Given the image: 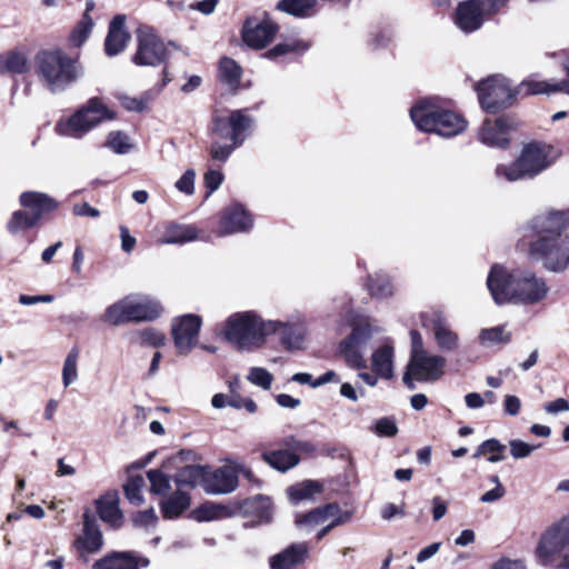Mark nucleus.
I'll use <instances>...</instances> for the list:
<instances>
[{"mask_svg": "<svg viewBox=\"0 0 569 569\" xmlns=\"http://www.w3.org/2000/svg\"><path fill=\"white\" fill-rule=\"evenodd\" d=\"M487 287L498 305H536L546 299L549 287L546 280L529 269L508 270L502 264L491 267Z\"/></svg>", "mask_w": 569, "mask_h": 569, "instance_id": "nucleus-1", "label": "nucleus"}, {"mask_svg": "<svg viewBox=\"0 0 569 569\" xmlns=\"http://www.w3.org/2000/svg\"><path fill=\"white\" fill-rule=\"evenodd\" d=\"M253 124L247 110H232L228 117H214L209 152L214 161L226 162L234 149L239 148L250 134Z\"/></svg>", "mask_w": 569, "mask_h": 569, "instance_id": "nucleus-2", "label": "nucleus"}, {"mask_svg": "<svg viewBox=\"0 0 569 569\" xmlns=\"http://www.w3.org/2000/svg\"><path fill=\"white\" fill-rule=\"evenodd\" d=\"M278 326L253 311L236 312L226 320L223 336L236 349L250 351L262 347Z\"/></svg>", "mask_w": 569, "mask_h": 569, "instance_id": "nucleus-3", "label": "nucleus"}, {"mask_svg": "<svg viewBox=\"0 0 569 569\" xmlns=\"http://www.w3.org/2000/svg\"><path fill=\"white\" fill-rule=\"evenodd\" d=\"M36 69L40 80L53 93L66 90L82 74L78 60L61 50L40 52Z\"/></svg>", "mask_w": 569, "mask_h": 569, "instance_id": "nucleus-4", "label": "nucleus"}, {"mask_svg": "<svg viewBox=\"0 0 569 569\" xmlns=\"http://www.w3.org/2000/svg\"><path fill=\"white\" fill-rule=\"evenodd\" d=\"M410 117L416 127L426 132H435L450 138L463 132L467 121L457 112L440 106L432 99H427L410 110Z\"/></svg>", "mask_w": 569, "mask_h": 569, "instance_id": "nucleus-5", "label": "nucleus"}, {"mask_svg": "<svg viewBox=\"0 0 569 569\" xmlns=\"http://www.w3.org/2000/svg\"><path fill=\"white\" fill-rule=\"evenodd\" d=\"M555 160L556 154L551 146L529 143L512 163L497 166L496 176L509 182L532 179L550 167Z\"/></svg>", "mask_w": 569, "mask_h": 569, "instance_id": "nucleus-6", "label": "nucleus"}, {"mask_svg": "<svg viewBox=\"0 0 569 569\" xmlns=\"http://www.w3.org/2000/svg\"><path fill=\"white\" fill-rule=\"evenodd\" d=\"M536 557L542 566L569 569V513L541 535Z\"/></svg>", "mask_w": 569, "mask_h": 569, "instance_id": "nucleus-7", "label": "nucleus"}, {"mask_svg": "<svg viewBox=\"0 0 569 569\" xmlns=\"http://www.w3.org/2000/svg\"><path fill=\"white\" fill-rule=\"evenodd\" d=\"M116 112L109 109L99 98H91L84 107L68 120L60 121L56 131L61 136L81 138L103 121L113 120Z\"/></svg>", "mask_w": 569, "mask_h": 569, "instance_id": "nucleus-8", "label": "nucleus"}, {"mask_svg": "<svg viewBox=\"0 0 569 569\" xmlns=\"http://www.w3.org/2000/svg\"><path fill=\"white\" fill-rule=\"evenodd\" d=\"M530 254L541 260L547 270L562 272L569 266V236L563 238H539L531 243Z\"/></svg>", "mask_w": 569, "mask_h": 569, "instance_id": "nucleus-9", "label": "nucleus"}, {"mask_svg": "<svg viewBox=\"0 0 569 569\" xmlns=\"http://www.w3.org/2000/svg\"><path fill=\"white\" fill-rule=\"evenodd\" d=\"M376 332L368 317L359 318L352 325V332L340 343V352L352 368H366L363 351Z\"/></svg>", "mask_w": 569, "mask_h": 569, "instance_id": "nucleus-10", "label": "nucleus"}, {"mask_svg": "<svg viewBox=\"0 0 569 569\" xmlns=\"http://www.w3.org/2000/svg\"><path fill=\"white\" fill-rule=\"evenodd\" d=\"M509 0H466L458 3L455 24L465 33L478 30L486 14L496 13Z\"/></svg>", "mask_w": 569, "mask_h": 569, "instance_id": "nucleus-11", "label": "nucleus"}, {"mask_svg": "<svg viewBox=\"0 0 569 569\" xmlns=\"http://www.w3.org/2000/svg\"><path fill=\"white\" fill-rule=\"evenodd\" d=\"M477 91L481 107L489 112L511 106L518 94L508 79L499 74L488 77L478 83Z\"/></svg>", "mask_w": 569, "mask_h": 569, "instance_id": "nucleus-12", "label": "nucleus"}, {"mask_svg": "<svg viewBox=\"0 0 569 569\" xmlns=\"http://www.w3.org/2000/svg\"><path fill=\"white\" fill-rule=\"evenodd\" d=\"M446 359L439 355L425 353L410 357L403 375V383L411 390L415 382H435L445 373Z\"/></svg>", "mask_w": 569, "mask_h": 569, "instance_id": "nucleus-13", "label": "nucleus"}, {"mask_svg": "<svg viewBox=\"0 0 569 569\" xmlns=\"http://www.w3.org/2000/svg\"><path fill=\"white\" fill-rule=\"evenodd\" d=\"M137 42V52L132 57L134 64L156 67L166 60L167 48L151 28H139Z\"/></svg>", "mask_w": 569, "mask_h": 569, "instance_id": "nucleus-14", "label": "nucleus"}, {"mask_svg": "<svg viewBox=\"0 0 569 569\" xmlns=\"http://www.w3.org/2000/svg\"><path fill=\"white\" fill-rule=\"evenodd\" d=\"M202 320L197 315H183L173 319L171 333L179 356H188L198 345Z\"/></svg>", "mask_w": 569, "mask_h": 569, "instance_id": "nucleus-15", "label": "nucleus"}, {"mask_svg": "<svg viewBox=\"0 0 569 569\" xmlns=\"http://www.w3.org/2000/svg\"><path fill=\"white\" fill-rule=\"evenodd\" d=\"M269 322L279 323L274 333L280 332L281 345L287 350H301L303 348L308 333L307 321L303 316L296 313L286 321L269 320Z\"/></svg>", "mask_w": 569, "mask_h": 569, "instance_id": "nucleus-16", "label": "nucleus"}, {"mask_svg": "<svg viewBox=\"0 0 569 569\" xmlns=\"http://www.w3.org/2000/svg\"><path fill=\"white\" fill-rule=\"evenodd\" d=\"M279 28L269 19L258 21L256 18H248L242 28V40L253 49H262L276 37Z\"/></svg>", "mask_w": 569, "mask_h": 569, "instance_id": "nucleus-17", "label": "nucleus"}, {"mask_svg": "<svg viewBox=\"0 0 569 569\" xmlns=\"http://www.w3.org/2000/svg\"><path fill=\"white\" fill-rule=\"evenodd\" d=\"M517 122L509 116H503L495 121L485 120L479 132V139L489 147L506 148L509 143V134L516 129Z\"/></svg>", "mask_w": 569, "mask_h": 569, "instance_id": "nucleus-18", "label": "nucleus"}, {"mask_svg": "<svg viewBox=\"0 0 569 569\" xmlns=\"http://www.w3.org/2000/svg\"><path fill=\"white\" fill-rule=\"evenodd\" d=\"M102 533L96 519L91 516L90 511L87 510L83 513L82 535L77 537L74 540V547L79 551L80 558L87 562L89 560L87 553H96L102 548Z\"/></svg>", "mask_w": 569, "mask_h": 569, "instance_id": "nucleus-19", "label": "nucleus"}, {"mask_svg": "<svg viewBox=\"0 0 569 569\" xmlns=\"http://www.w3.org/2000/svg\"><path fill=\"white\" fill-rule=\"evenodd\" d=\"M238 486L234 468L224 466L218 469L206 467L203 490L210 495L232 492Z\"/></svg>", "mask_w": 569, "mask_h": 569, "instance_id": "nucleus-20", "label": "nucleus"}, {"mask_svg": "<svg viewBox=\"0 0 569 569\" xmlns=\"http://www.w3.org/2000/svg\"><path fill=\"white\" fill-rule=\"evenodd\" d=\"M150 561L148 558L131 551H112L98 559L92 569H139L147 568Z\"/></svg>", "mask_w": 569, "mask_h": 569, "instance_id": "nucleus-21", "label": "nucleus"}, {"mask_svg": "<svg viewBox=\"0 0 569 569\" xmlns=\"http://www.w3.org/2000/svg\"><path fill=\"white\" fill-rule=\"evenodd\" d=\"M251 227V216L241 204L233 203L222 211L218 232L226 236L248 231Z\"/></svg>", "mask_w": 569, "mask_h": 569, "instance_id": "nucleus-22", "label": "nucleus"}, {"mask_svg": "<svg viewBox=\"0 0 569 569\" xmlns=\"http://www.w3.org/2000/svg\"><path fill=\"white\" fill-rule=\"evenodd\" d=\"M568 223V213L565 211H548L535 217L531 221V228L539 238H561V232Z\"/></svg>", "mask_w": 569, "mask_h": 569, "instance_id": "nucleus-23", "label": "nucleus"}, {"mask_svg": "<svg viewBox=\"0 0 569 569\" xmlns=\"http://www.w3.org/2000/svg\"><path fill=\"white\" fill-rule=\"evenodd\" d=\"M131 322L152 321L157 319L162 307L159 301L144 295H128Z\"/></svg>", "mask_w": 569, "mask_h": 569, "instance_id": "nucleus-24", "label": "nucleus"}, {"mask_svg": "<svg viewBox=\"0 0 569 569\" xmlns=\"http://www.w3.org/2000/svg\"><path fill=\"white\" fill-rule=\"evenodd\" d=\"M308 553L309 548L307 542L292 543L270 557V569H296L306 561Z\"/></svg>", "mask_w": 569, "mask_h": 569, "instance_id": "nucleus-25", "label": "nucleus"}, {"mask_svg": "<svg viewBox=\"0 0 569 569\" xmlns=\"http://www.w3.org/2000/svg\"><path fill=\"white\" fill-rule=\"evenodd\" d=\"M126 16L117 14L109 24V31L104 41V50L109 57L119 54L127 46L130 36L126 28Z\"/></svg>", "mask_w": 569, "mask_h": 569, "instance_id": "nucleus-26", "label": "nucleus"}, {"mask_svg": "<svg viewBox=\"0 0 569 569\" xmlns=\"http://www.w3.org/2000/svg\"><path fill=\"white\" fill-rule=\"evenodd\" d=\"M20 204L40 220L44 214L57 209L58 202L42 192L26 191L20 196Z\"/></svg>", "mask_w": 569, "mask_h": 569, "instance_id": "nucleus-27", "label": "nucleus"}, {"mask_svg": "<svg viewBox=\"0 0 569 569\" xmlns=\"http://www.w3.org/2000/svg\"><path fill=\"white\" fill-rule=\"evenodd\" d=\"M432 332L438 348L442 351H453L459 347V336L450 329L445 318L436 313L432 319Z\"/></svg>", "mask_w": 569, "mask_h": 569, "instance_id": "nucleus-28", "label": "nucleus"}, {"mask_svg": "<svg viewBox=\"0 0 569 569\" xmlns=\"http://www.w3.org/2000/svg\"><path fill=\"white\" fill-rule=\"evenodd\" d=\"M97 510L100 519L113 528L122 523V512L119 509V498L117 492H107L97 501Z\"/></svg>", "mask_w": 569, "mask_h": 569, "instance_id": "nucleus-29", "label": "nucleus"}, {"mask_svg": "<svg viewBox=\"0 0 569 569\" xmlns=\"http://www.w3.org/2000/svg\"><path fill=\"white\" fill-rule=\"evenodd\" d=\"M190 506V496L186 490L177 488L176 492L160 502V510L164 519L178 518Z\"/></svg>", "mask_w": 569, "mask_h": 569, "instance_id": "nucleus-30", "label": "nucleus"}, {"mask_svg": "<svg viewBox=\"0 0 569 569\" xmlns=\"http://www.w3.org/2000/svg\"><path fill=\"white\" fill-rule=\"evenodd\" d=\"M206 477V467L199 465L186 466L178 470L174 476L177 488L184 490L186 488H194L200 486L203 489Z\"/></svg>", "mask_w": 569, "mask_h": 569, "instance_id": "nucleus-31", "label": "nucleus"}, {"mask_svg": "<svg viewBox=\"0 0 569 569\" xmlns=\"http://www.w3.org/2000/svg\"><path fill=\"white\" fill-rule=\"evenodd\" d=\"M372 370L377 376L383 379H390L393 376V348L382 346L378 348L371 359Z\"/></svg>", "mask_w": 569, "mask_h": 569, "instance_id": "nucleus-32", "label": "nucleus"}, {"mask_svg": "<svg viewBox=\"0 0 569 569\" xmlns=\"http://www.w3.org/2000/svg\"><path fill=\"white\" fill-rule=\"evenodd\" d=\"M198 238V230L193 226L170 223L166 227L161 243L176 244L193 241Z\"/></svg>", "mask_w": 569, "mask_h": 569, "instance_id": "nucleus-33", "label": "nucleus"}, {"mask_svg": "<svg viewBox=\"0 0 569 569\" xmlns=\"http://www.w3.org/2000/svg\"><path fill=\"white\" fill-rule=\"evenodd\" d=\"M94 9L93 1H87L86 11L81 18V20L77 23L74 29L71 31L69 41L73 47H80L83 42L89 38L92 28L93 21L90 17V12Z\"/></svg>", "mask_w": 569, "mask_h": 569, "instance_id": "nucleus-34", "label": "nucleus"}, {"mask_svg": "<svg viewBox=\"0 0 569 569\" xmlns=\"http://www.w3.org/2000/svg\"><path fill=\"white\" fill-rule=\"evenodd\" d=\"M262 459L273 469L286 472L299 463V457L289 450L266 451Z\"/></svg>", "mask_w": 569, "mask_h": 569, "instance_id": "nucleus-35", "label": "nucleus"}, {"mask_svg": "<svg viewBox=\"0 0 569 569\" xmlns=\"http://www.w3.org/2000/svg\"><path fill=\"white\" fill-rule=\"evenodd\" d=\"M567 87H568L567 81L549 83L547 81L529 78V79L523 80L519 84V87L517 88V93L520 94V93L525 92L526 94H540V93L559 92V91H563Z\"/></svg>", "mask_w": 569, "mask_h": 569, "instance_id": "nucleus-36", "label": "nucleus"}, {"mask_svg": "<svg viewBox=\"0 0 569 569\" xmlns=\"http://www.w3.org/2000/svg\"><path fill=\"white\" fill-rule=\"evenodd\" d=\"M511 340V332L507 326H497L492 328H483L478 336V342L485 348L495 347L498 345H507Z\"/></svg>", "mask_w": 569, "mask_h": 569, "instance_id": "nucleus-37", "label": "nucleus"}, {"mask_svg": "<svg viewBox=\"0 0 569 569\" xmlns=\"http://www.w3.org/2000/svg\"><path fill=\"white\" fill-rule=\"evenodd\" d=\"M102 319L112 326H120L122 323L131 322L128 296L110 305L106 309Z\"/></svg>", "mask_w": 569, "mask_h": 569, "instance_id": "nucleus-38", "label": "nucleus"}, {"mask_svg": "<svg viewBox=\"0 0 569 569\" xmlns=\"http://www.w3.org/2000/svg\"><path fill=\"white\" fill-rule=\"evenodd\" d=\"M28 69V58L21 51H9L0 56V71L11 73H23Z\"/></svg>", "mask_w": 569, "mask_h": 569, "instance_id": "nucleus-39", "label": "nucleus"}, {"mask_svg": "<svg viewBox=\"0 0 569 569\" xmlns=\"http://www.w3.org/2000/svg\"><path fill=\"white\" fill-rule=\"evenodd\" d=\"M317 0H280L277 9L290 16L303 18L311 14Z\"/></svg>", "mask_w": 569, "mask_h": 569, "instance_id": "nucleus-40", "label": "nucleus"}, {"mask_svg": "<svg viewBox=\"0 0 569 569\" xmlns=\"http://www.w3.org/2000/svg\"><path fill=\"white\" fill-rule=\"evenodd\" d=\"M506 446L499 440L491 438L483 441L473 453L475 458L480 456H488V461L496 463L506 459Z\"/></svg>", "mask_w": 569, "mask_h": 569, "instance_id": "nucleus-41", "label": "nucleus"}, {"mask_svg": "<svg viewBox=\"0 0 569 569\" xmlns=\"http://www.w3.org/2000/svg\"><path fill=\"white\" fill-rule=\"evenodd\" d=\"M322 486L313 480H306L301 483L291 486L288 489L289 498L292 502H299L302 500L311 499L316 493H319Z\"/></svg>", "mask_w": 569, "mask_h": 569, "instance_id": "nucleus-42", "label": "nucleus"}, {"mask_svg": "<svg viewBox=\"0 0 569 569\" xmlns=\"http://www.w3.org/2000/svg\"><path fill=\"white\" fill-rule=\"evenodd\" d=\"M39 221L38 216H33L31 212L17 210L8 221L7 229L10 233L16 234L21 230L34 227Z\"/></svg>", "mask_w": 569, "mask_h": 569, "instance_id": "nucleus-43", "label": "nucleus"}, {"mask_svg": "<svg viewBox=\"0 0 569 569\" xmlns=\"http://www.w3.org/2000/svg\"><path fill=\"white\" fill-rule=\"evenodd\" d=\"M220 78L227 82L231 88H236L239 84L241 77L240 66L230 58H222L219 64Z\"/></svg>", "mask_w": 569, "mask_h": 569, "instance_id": "nucleus-44", "label": "nucleus"}, {"mask_svg": "<svg viewBox=\"0 0 569 569\" xmlns=\"http://www.w3.org/2000/svg\"><path fill=\"white\" fill-rule=\"evenodd\" d=\"M368 286L370 295L377 298H388L393 293L390 279L385 273H377L373 278H370Z\"/></svg>", "mask_w": 569, "mask_h": 569, "instance_id": "nucleus-45", "label": "nucleus"}, {"mask_svg": "<svg viewBox=\"0 0 569 569\" xmlns=\"http://www.w3.org/2000/svg\"><path fill=\"white\" fill-rule=\"evenodd\" d=\"M144 487V479L141 476L128 478L123 486L126 498L136 506L143 502L142 488Z\"/></svg>", "mask_w": 569, "mask_h": 569, "instance_id": "nucleus-46", "label": "nucleus"}, {"mask_svg": "<svg viewBox=\"0 0 569 569\" xmlns=\"http://www.w3.org/2000/svg\"><path fill=\"white\" fill-rule=\"evenodd\" d=\"M78 358L79 351L73 348L64 359L62 368V382L67 388L78 379Z\"/></svg>", "mask_w": 569, "mask_h": 569, "instance_id": "nucleus-47", "label": "nucleus"}, {"mask_svg": "<svg viewBox=\"0 0 569 569\" xmlns=\"http://www.w3.org/2000/svg\"><path fill=\"white\" fill-rule=\"evenodd\" d=\"M309 48V44L302 40H290L281 42L268 50L263 56L268 59H274L279 56H283L289 52H305Z\"/></svg>", "mask_w": 569, "mask_h": 569, "instance_id": "nucleus-48", "label": "nucleus"}, {"mask_svg": "<svg viewBox=\"0 0 569 569\" xmlns=\"http://www.w3.org/2000/svg\"><path fill=\"white\" fill-rule=\"evenodd\" d=\"M106 147L118 154H126L132 149L129 137L122 131H111L107 137Z\"/></svg>", "mask_w": 569, "mask_h": 569, "instance_id": "nucleus-49", "label": "nucleus"}, {"mask_svg": "<svg viewBox=\"0 0 569 569\" xmlns=\"http://www.w3.org/2000/svg\"><path fill=\"white\" fill-rule=\"evenodd\" d=\"M151 485V492L158 496H164L170 490V479L159 469H151L147 472Z\"/></svg>", "mask_w": 569, "mask_h": 569, "instance_id": "nucleus-50", "label": "nucleus"}, {"mask_svg": "<svg viewBox=\"0 0 569 569\" xmlns=\"http://www.w3.org/2000/svg\"><path fill=\"white\" fill-rule=\"evenodd\" d=\"M116 97L126 110L136 112L144 111L150 100L148 92L142 93L140 97H130L124 93H118Z\"/></svg>", "mask_w": 569, "mask_h": 569, "instance_id": "nucleus-51", "label": "nucleus"}, {"mask_svg": "<svg viewBox=\"0 0 569 569\" xmlns=\"http://www.w3.org/2000/svg\"><path fill=\"white\" fill-rule=\"evenodd\" d=\"M247 379L264 390H269L273 380L272 375L264 368L252 367L249 370Z\"/></svg>", "mask_w": 569, "mask_h": 569, "instance_id": "nucleus-52", "label": "nucleus"}, {"mask_svg": "<svg viewBox=\"0 0 569 569\" xmlns=\"http://www.w3.org/2000/svg\"><path fill=\"white\" fill-rule=\"evenodd\" d=\"M510 453L515 459H523L529 457L540 445H530L525 441L513 439L509 441Z\"/></svg>", "mask_w": 569, "mask_h": 569, "instance_id": "nucleus-53", "label": "nucleus"}, {"mask_svg": "<svg viewBox=\"0 0 569 569\" xmlns=\"http://www.w3.org/2000/svg\"><path fill=\"white\" fill-rule=\"evenodd\" d=\"M375 432L379 437H395L398 432V427L392 418H380L375 425Z\"/></svg>", "mask_w": 569, "mask_h": 569, "instance_id": "nucleus-54", "label": "nucleus"}, {"mask_svg": "<svg viewBox=\"0 0 569 569\" xmlns=\"http://www.w3.org/2000/svg\"><path fill=\"white\" fill-rule=\"evenodd\" d=\"M194 179L196 172L192 169H188L176 182V188L188 196L194 192Z\"/></svg>", "mask_w": 569, "mask_h": 569, "instance_id": "nucleus-55", "label": "nucleus"}, {"mask_svg": "<svg viewBox=\"0 0 569 569\" xmlns=\"http://www.w3.org/2000/svg\"><path fill=\"white\" fill-rule=\"evenodd\" d=\"M140 337L144 345L152 347H160L166 342L164 335L153 328L142 330Z\"/></svg>", "mask_w": 569, "mask_h": 569, "instance_id": "nucleus-56", "label": "nucleus"}, {"mask_svg": "<svg viewBox=\"0 0 569 569\" xmlns=\"http://www.w3.org/2000/svg\"><path fill=\"white\" fill-rule=\"evenodd\" d=\"M326 521H328V520L326 519V516L322 512L321 507L316 508L312 511H310L309 513L302 516L301 518L296 519V523L298 526H301V525H312L313 526V525L323 523Z\"/></svg>", "mask_w": 569, "mask_h": 569, "instance_id": "nucleus-57", "label": "nucleus"}, {"mask_svg": "<svg viewBox=\"0 0 569 569\" xmlns=\"http://www.w3.org/2000/svg\"><path fill=\"white\" fill-rule=\"evenodd\" d=\"M223 181V174L219 170L210 169L204 173V186L209 194L216 191Z\"/></svg>", "mask_w": 569, "mask_h": 569, "instance_id": "nucleus-58", "label": "nucleus"}, {"mask_svg": "<svg viewBox=\"0 0 569 569\" xmlns=\"http://www.w3.org/2000/svg\"><path fill=\"white\" fill-rule=\"evenodd\" d=\"M157 515L153 508L140 511L134 517V523L142 527H153L157 522Z\"/></svg>", "mask_w": 569, "mask_h": 569, "instance_id": "nucleus-59", "label": "nucleus"}, {"mask_svg": "<svg viewBox=\"0 0 569 569\" xmlns=\"http://www.w3.org/2000/svg\"><path fill=\"white\" fill-rule=\"evenodd\" d=\"M380 515L382 519L390 521L396 517H405L406 510L402 505L397 506L395 503L389 502L381 508Z\"/></svg>", "mask_w": 569, "mask_h": 569, "instance_id": "nucleus-60", "label": "nucleus"}, {"mask_svg": "<svg viewBox=\"0 0 569 569\" xmlns=\"http://www.w3.org/2000/svg\"><path fill=\"white\" fill-rule=\"evenodd\" d=\"M521 400L513 395H507L503 399V411L506 415L515 417L520 412Z\"/></svg>", "mask_w": 569, "mask_h": 569, "instance_id": "nucleus-61", "label": "nucleus"}, {"mask_svg": "<svg viewBox=\"0 0 569 569\" xmlns=\"http://www.w3.org/2000/svg\"><path fill=\"white\" fill-rule=\"evenodd\" d=\"M411 339V352L410 357H416L425 353H429L423 347L422 336L417 330L410 331Z\"/></svg>", "mask_w": 569, "mask_h": 569, "instance_id": "nucleus-62", "label": "nucleus"}, {"mask_svg": "<svg viewBox=\"0 0 569 569\" xmlns=\"http://www.w3.org/2000/svg\"><path fill=\"white\" fill-rule=\"evenodd\" d=\"M284 443L287 447H289L296 451L302 452V453H312L316 450V447L313 443H311L309 441L298 440L295 438H290V439L286 440Z\"/></svg>", "mask_w": 569, "mask_h": 569, "instance_id": "nucleus-63", "label": "nucleus"}, {"mask_svg": "<svg viewBox=\"0 0 569 569\" xmlns=\"http://www.w3.org/2000/svg\"><path fill=\"white\" fill-rule=\"evenodd\" d=\"M543 409L547 413L550 415L566 412L569 411V402L563 398H558L555 401L545 403Z\"/></svg>", "mask_w": 569, "mask_h": 569, "instance_id": "nucleus-64", "label": "nucleus"}]
</instances>
